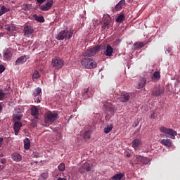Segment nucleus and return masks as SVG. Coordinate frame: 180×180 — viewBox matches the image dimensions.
<instances>
[{
  "label": "nucleus",
  "instance_id": "11",
  "mask_svg": "<svg viewBox=\"0 0 180 180\" xmlns=\"http://www.w3.org/2000/svg\"><path fill=\"white\" fill-rule=\"evenodd\" d=\"M33 27L30 25H26L24 27V36H25V37H30L33 34Z\"/></svg>",
  "mask_w": 180,
  "mask_h": 180
},
{
  "label": "nucleus",
  "instance_id": "26",
  "mask_svg": "<svg viewBox=\"0 0 180 180\" xmlns=\"http://www.w3.org/2000/svg\"><path fill=\"white\" fill-rule=\"evenodd\" d=\"M11 11L10 8H6L5 6H2L0 8V16H2V15H5L7 12H9Z\"/></svg>",
  "mask_w": 180,
  "mask_h": 180
},
{
  "label": "nucleus",
  "instance_id": "30",
  "mask_svg": "<svg viewBox=\"0 0 180 180\" xmlns=\"http://www.w3.org/2000/svg\"><path fill=\"white\" fill-rule=\"evenodd\" d=\"M122 178H124V174L119 173L113 176V180H122Z\"/></svg>",
  "mask_w": 180,
  "mask_h": 180
},
{
  "label": "nucleus",
  "instance_id": "56",
  "mask_svg": "<svg viewBox=\"0 0 180 180\" xmlns=\"http://www.w3.org/2000/svg\"><path fill=\"white\" fill-rule=\"evenodd\" d=\"M137 124H139V123L136 124L135 127H136V126H137Z\"/></svg>",
  "mask_w": 180,
  "mask_h": 180
},
{
  "label": "nucleus",
  "instance_id": "23",
  "mask_svg": "<svg viewBox=\"0 0 180 180\" xmlns=\"http://www.w3.org/2000/svg\"><path fill=\"white\" fill-rule=\"evenodd\" d=\"M141 144V141H140L138 139H134L132 141V147L134 148V150H137L139 147H140V145Z\"/></svg>",
  "mask_w": 180,
  "mask_h": 180
},
{
  "label": "nucleus",
  "instance_id": "41",
  "mask_svg": "<svg viewBox=\"0 0 180 180\" xmlns=\"http://www.w3.org/2000/svg\"><path fill=\"white\" fill-rule=\"evenodd\" d=\"M142 164H150V159L147 158H143V160H142Z\"/></svg>",
  "mask_w": 180,
  "mask_h": 180
},
{
  "label": "nucleus",
  "instance_id": "21",
  "mask_svg": "<svg viewBox=\"0 0 180 180\" xmlns=\"http://www.w3.org/2000/svg\"><path fill=\"white\" fill-rule=\"evenodd\" d=\"M160 143L165 147H172V141L171 139H162Z\"/></svg>",
  "mask_w": 180,
  "mask_h": 180
},
{
  "label": "nucleus",
  "instance_id": "57",
  "mask_svg": "<svg viewBox=\"0 0 180 180\" xmlns=\"http://www.w3.org/2000/svg\"><path fill=\"white\" fill-rule=\"evenodd\" d=\"M115 51H116V50H114V53H115Z\"/></svg>",
  "mask_w": 180,
  "mask_h": 180
},
{
  "label": "nucleus",
  "instance_id": "50",
  "mask_svg": "<svg viewBox=\"0 0 180 180\" xmlns=\"http://www.w3.org/2000/svg\"><path fill=\"white\" fill-rule=\"evenodd\" d=\"M57 180H67L65 178L59 177Z\"/></svg>",
  "mask_w": 180,
  "mask_h": 180
},
{
  "label": "nucleus",
  "instance_id": "49",
  "mask_svg": "<svg viewBox=\"0 0 180 180\" xmlns=\"http://www.w3.org/2000/svg\"><path fill=\"white\" fill-rule=\"evenodd\" d=\"M2 143H4V138H0V147L2 146Z\"/></svg>",
  "mask_w": 180,
  "mask_h": 180
},
{
  "label": "nucleus",
  "instance_id": "44",
  "mask_svg": "<svg viewBox=\"0 0 180 180\" xmlns=\"http://www.w3.org/2000/svg\"><path fill=\"white\" fill-rule=\"evenodd\" d=\"M150 119H155V111L152 110L150 115Z\"/></svg>",
  "mask_w": 180,
  "mask_h": 180
},
{
  "label": "nucleus",
  "instance_id": "54",
  "mask_svg": "<svg viewBox=\"0 0 180 180\" xmlns=\"http://www.w3.org/2000/svg\"><path fill=\"white\" fill-rule=\"evenodd\" d=\"M130 156H131L130 153L127 154V157L130 158Z\"/></svg>",
  "mask_w": 180,
  "mask_h": 180
},
{
  "label": "nucleus",
  "instance_id": "36",
  "mask_svg": "<svg viewBox=\"0 0 180 180\" xmlns=\"http://www.w3.org/2000/svg\"><path fill=\"white\" fill-rule=\"evenodd\" d=\"M32 78L37 79V78H40V74H39V71L35 70L32 75Z\"/></svg>",
  "mask_w": 180,
  "mask_h": 180
},
{
  "label": "nucleus",
  "instance_id": "2",
  "mask_svg": "<svg viewBox=\"0 0 180 180\" xmlns=\"http://www.w3.org/2000/svg\"><path fill=\"white\" fill-rule=\"evenodd\" d=\"M81 64L82 67L86 68L87 70H92L94 68H96L98 63L91 58H84L81 60Z\"/></svg>",
  "mask_w": 180,
  "mask_h": 180
},
{
  "label": "nucleus",
  "instance_id": "16",
  "mask_svg": "<svg viewBox=\"0 0 180 180\" xmlns=\"http://www.w3.org/2000/svg\"><path fill=\"white\" fill-rule=\"evenodd\" d=\"M125 5H126V1L121 0L118 2V4H116V6H115V9L117 12H119V11H122V9L124 8Z\"/></svg>",
  "mask_w": 180,
  "mask_h": 180
},
{
  "label": "nucleus",
  "instance_id": "35",
  "mask_svg": "<svg viewBox=\"0 0 180 180\" xmlns=\"http://www.w3.org/2000/svg\"><path fill=\"white\" fill-rule=\"evenodd\" d=\"M103 22H110V16L108 14H105L103 17Z\"/></svg>",
  "mask_w": 180,
  "mask_h": 180
},
{
  "label": "nucleus",
  "instance_id": "25",
  "mask_svg": "<svg viewBox=\"0 0 180 180\" xmlns=\"http://www.w3.org/2000/svg\"><path fill=\"white\" fill-rule=\"evenodd\" d=\"M12 158L13 161H15L16 162H19V161H22V155L19 153H13L12 155Z\"/></svg>",
  "mask_w": 180,
  "mask_h": 180
},
{
  "label": "nucleus",
  "instance_id": "9",
  "mask_svg": "<svg viewBox=\"0 0 180 180\" xmlns=\"http://www.w3.org/2000/svg\"><path fill=\"white\" fill-rule=\"evenodd\" d=\"M22 116H23V114H22V110H20V108L15 109V113L13 115V122L20 120V119H22Z\"/></svg>",
  "mask_w": 180,
  "mask_h": 180
},
{
  "label": "nucleus",
  "instance_id": "43",
  "mask_svg": "<svg viewBox=\"0 0 180 180\" xmlns=\"http://www.w3.org/2000/svg\"><path fill=\"white\" fill-rule=\"evenodd\" d=\"M110 22V21H103V29H105V27H108V26H109Z\"/></svg>",
  "mask_w": 180,
  "mask_h": 180
},
{
  "label": "nucleus",
  "instance_id": "51",
  "mask_svg": "<svg viewBox=\"0 0 180 180\" xmlns=\"http://www.w3.org/2000/svg\"><path fill=\"white\" fill-rule=\"evenodd\" d=\"M2 109H4V108L2 107V105L0 104V112H2Z\"/></svg>",
  "mask_w": 180,
  "mask_h": 180
},
{
  "label": "nucleus",
  "instance_id": "18",
  "mask_svg": "<svg viewBox=\"0 0 180 180\" xmlns=\"http://www.w3.org/2000/svg\"><path fill=\"white\" fill-rule=\"evenodd\" d=\"M131 94H129V93H126L124 94L121 96V97L120 98V102H127V101H129V99H130V98H131Z\"/></svg>",
  "mask_w": 180,
  "mask_h": 180
},
{
  "label": "nucleus",
  "instance_id": "5",
  "mask_svg": "<svg viewBox=\"0 0 180 180\" xmlns=\"http://www.w3.org/2000/svg\"><path fill=\"white\" fill-rule=\"evenodd\" d=\"M101 51V46L98 45L91 49H87L83 53L84 57H94L96 53Z\"/></svg>",
  "mask_w": 180,
  "mask_h": 180
},
{
  "label": "nucleus",
  "instance_id": "47",
  "mask_svg": "<svg viewBox=\"0 0 180 180\" xmlns=\"http://www.w3.org/2000/svg\"><path fill=\"white\" fill-rule=\"evenodd\" d=\"M46 0H37V2H38V4H44V2H45Z\"/></svg>",
  "mask_w": 180,
  "mask_h": 180
},
{
  "label": "nucleus",
  "instance_id": "28",
  "mask_svg": "<svg viewBox=\"0 0 180 180\" xmlns=\"http://www.w3.org/2000/svg\"><path fill=\"white\" fill-rule=\"evenodd\" d=\"M33 18L34 20H37V22H40V23L44 22V17L43 16H38L37 14H34Z\"/></svg>",
  "mask_w": 180,
  "mask_h": 180
},
{
  "label": "nucleus",
  "instance_id": "39",
  "mask_svg": "<svg viewBox=\"0 0 180 180\" xmlns=\"http://www.w3.org/2000/svg\"><path fill=\"white\" fill-rule=\"evenodd\" d=\"M5 92H4V90L0 89V101H4V98H5Z\"/></svg>",
  "mask_w": 180,
  "mask_h": 180
},
{
  "label": "nucleus",
  "instance_id": "46",
  "mask_svg": "<svg viewBox=\"0 0 180 180\" xmlns=\"http://www.w3.org/2000/svg\"><path fill=\"white\" fill-rule=\"evenodd\" d=\"M120 41H122V40L121 39H118L117 41H115L114 43V46H117V44H119L120 43Z\"/></svg>",
  "mask_w": 180,
  "mask_h": 180
},
{
  "label": "nucleus",
  "instance_id": "58",
  "mask_svg": "<svg viewBox=\"0 0 180 180\" xmlns=\"http://www.w3.org/2000/svg\"><path fill=\"white\" fill-rule=\"evenodd\" d=\"M0 168H1V165H0Z\"/></svg>",
  "mask_w": 180,
  "mask_h": 180
},
{
  "label": "nucleus",
  "instance_id": "29",
  "mask_svg": "<svg viewBox=\"0 0 180 180\" xmlns=\"http://www.w3.org/2000/svg\"><path fill=\"white\" fill-rule=\"evenodd\" d=\"M123 20H124V14L121 13L120 15H118V17L116 18L115 22H117V23H122Z\"/></svg>",
  "mask_w": 180,
  "mask_h": 180
},
{
  "label": "nucleus",
  "instance_id": "20",
  "mask_svg": "<svg viewBox=\"0 0 180 180\" xmlns=\"http://www.w3.org/2000/svg\"><path fill=\"white\" fill-rule=\"evenodd\" d=\"M147 79L144 77H141L138 82V89H141L146 85Z\"/></svg>",
  "mask_w": 180,
  "mask_h": 180
},
{
  "label": "nucleus",
  "instance_id": "40",
  "mask_svg": "<svg viewBox=\"0 0 180 180\" xmlns=\"http://www.w3.org/2000/svg\"><path fill=\"white\" fill-rule=\"evenodd\" d=\"M136 159L138 161V162H143V160L144 159V157L141 155H136Z\"/></svg>",
  "mask_w": 180,
  "mask_h": 180
},
{
  "label": "nucleus",
  "instance_id": "34",
  "mask_svg": "<svg viewBox=\"0 0 180 180\" xmlns=\"http://www.w3.org/2000/svg\"><path fill=\"white\" fill-rule=\"evenodd\" d=\"M58 168L59 171H61L62 172L65 171V165L64 163H60L58 166Z\"/></svg>",
  "mask_w": 180,
  "mask_h": 180
},
{
  "label": "nucleus",
  "instance_id": "8",
  "mask_svg": "<svg viewBox=\"0 0 180 180\" xmlns=\"http://www.w3.org/2000/svg\"><path fill=\"white\" fill-rule=\"evenodd\" d=\"M12 56H13V53L11 48L6 49L3 51V57L6 61H11L12 60Z\"/></svg>",
  "mask_w": 180,
  "mask_h": 180
},
{
  "label": "nucleus",
  "instance_id": "52",
  "mask_svg": "<svg viewBox=\"0 0 180 180\" xmlns=\"http://www.w3.org/2000/svg\"><path fill=\"white\" fill-rule=\"evenodd\" d=\"M167 51L168 53H169V52L171 51V49H170V48H168V49H167Z\"/></svg>",
  "mask_w": 180,
  "mask_h": 180
},
{
  "label": "nucleus",
  "instance_id": "45",
  "mask_svg": "<svg viewBox=\"0 0 180 180\" xmlns=\"http://www.w3.org/2000/svg\"><path fill=\"white\" fill-rule=\"evenodd\" d=\"M5 71V66L4 65H0V74H2Z\"/></svg>",
  "mask_w": 180,
  "mask_h": 180
},
{
  "label": "nucleus",
  "instance_id": "48",
  "mask_svg": "<svg viewBox=\"0 0 180 180\" xmlns=\"http://www.w3.org/2000/svg\"><path fill=\"white\" fill-rule=\"evenodd\" d=\"M1 164H6V160H5V159H1Z\"/></svg>",
  "mask_w": 180,
  "mask_h": 180
},
{
  "label": "nucleus",
  "instance_id": "15",
  "mask_svg": "<svg viewBox=\"0 0 180 180\" xmlns=\"http://www.w3.org/2000/svg\"><path fill=\"white\" fill-rule=\"evenodd\" d=\"M104 54L108 57H110L112 54H113V48H112V46H110L109 44L106 45L104 51Z\"/></svg>",
  "mask_w": 180,
  "mask_h": 180
},
{
  "label": "nucleus",
  "instance_id": "10",
  "mask_svg": "<svg viewBox=\"0 0 180 180\" xmlns=\"http://www.w3.org/2000/svg\"><path fill=\"white\" fill-rule=\"evenodd\" d=\"M91 168H92V165L89 163H85L79 169V172H80V174H85V171H86V172H89Z\"/></svg>",
  "mask_w": 180,
  "mask_h": 180
},
{
  "label": "nucleus",
  "instance_id": "33",
  "mask_svg": "<svg viewBox=\"0 0 180 180\" xmlns=\"http://www.w3.org/2000/svg\"><path fill=\"white\" fill-rule=\"evenodd\" d=\"M134 46L136 47V49H141L142 47H144V42H135Z\"/></svg>",
  "mask_w": 180,
  "mask_h": 180
},
{
  "label": "nucleus",
  "instance_id": "13",
  "mask_svg": "<svg viewBox=\"0 0 180 180\" xmlns=\"http://www.w3.org/2000/svg\"><path fill=\"white\" fill-rule=\"evenodd\" d=\"M40 94H41V89H40V87L35 89L33 93V96L34 97V102H37V103H40V99H41V98L37 97Z\"/></svg>",
  "mask_w": 180,
  "mask_h": 180
},
{
  "label": "nucleus",
  "instance_id": "22",
  "mask_svg": "<svg viewBox=\"0 0 180 180\" xmlns=\"http://www.w3.org/2000/svg\"><path fill=\"white\" fill-rule=\"evenodd\" d=\"M26 61H27L26 56H22L16 60L15 65H20V64H25Z\"/></svg>",
  "mask_w": 180,
  "mask_h": 180
},
{
  "label": "nucleus",
  "instance_id": "55",
  "mask_svg": "<svg viewBox=\"0 0 180 180\" xmlns=\"http://www.w3.org/2000/svg\"><path fill=\"white\" fill-rule=\"evenodd\" d=\"M34 124H36V121L33 120Z\"/></svg>",
  "mask_w": 180,
  "mask_h": 180
},
{
  "label": "nucleus",
  "instance_id": "12",
  "mask_svg": "<svg viewBox=\"0 0 180 180\" xmlns=\"http://www.w3.org/2000/svg\"><path fill=\"white\" fill-rule=\"evenodd\" d=\"M164 91H165L164 87H161V86L156 87L153 90L152 95L153 96H160V95H162V94H164Z\"/></svg>",
  "mask_w": 180,
  "mask_h": 180
},
{
  "label": "nucleus",
  "instance_id": "24",
  "mask_svg": "<svg viewBox=\"0 0 180 180\" xmlns=\"http://www.w3.org/2000/svg\"><path fill=\"white\" fill-rule=\"evenodd\" d=\"M5 29L7 32H15L16 26L14 24H9L5 25Z\"/></svg>",
  "mask_w": 180,
  "mask_h": 180
},
{
  "label": "nucleus",
  "instance_id": "42",
  "mask_svg": "<svg viewBox=\"0 0 180 180\" xmlns=\"http://www.w3.org/2000/svg\"><path fill=\"white\" fill-rule=\"evenodd\" d=\"M21 8L23 11H29V4H23Z\"/></svg>",
  "mask_w": 180,
  "mask_h": 180
},
{
  "label": "nucleus",
  "instance_id": "7",
  "mask_svg": "<svg viewBox=\"0 0 180 180\" xmlns=\"http://www.w3.org/2000/svg\"><path fill=\"white\" fill-rule=\"evenodd\" d=\"M52 65L54 68L60 70V68H63V65H64V60L60 58L53 59Z\"/></svg>",
  "mask_w": 180,
  "mask_h": 180
},
{
  "label": "nucleus",
  "instance_id": "38",
  "mask_svg": "<svg viewBox=\"0 0 180 180\" xmlns=\"http://www.w3.org/2000/svg\"><path fill=\"white\" fill-rule=\"evenodd\" d=\"M160 73H159V72H155L154 73H153V77H152V79H160Z\"/></svg>",
  "mask_w": 180,
  "mask_h": 180
},
{
  "label": "nucleus",
  "instance_id": "53",
  "mask_svg": "<svg viewBox=\"0 0 180 180\" xmlns=\"http://www.w3.org/2000/svg\"><path fill=\"white\" fill-rule=\"evenodd\" d=\"M34 158H37V157H39L37 155H34Z\"/></svg>",
  "mask_w": 180,
  "mask_h": 180
},
{
  "label": "nucleus",
  "instance_id": "14",
  "mask_svg": "<svg viewBox=\"0 0 180 180\" xmlns=\"http://www.w3.org/2000/svg\"><path fill=\"white\" fill-rule=\"evenodd\" d=\"M13 130L15 136L19 134V130H20V127H22V122L19 121H14Z\"/></svg>",
  "mask_w": 180,
  "mask_h": 180
},
{
  "label": "nucleus",
  "instance_id": "4",
  "mask_svg": "<svg viewBox=\"0 0 180 180\" xmlns=\"http://www.w3.org/2000/svg\"><path fill=\"white\" fill-rule=\"evenodd\" d=\"M57 120V114L54 112H48L45 116L44 123L46 126H50V124H53L54 122Z\"/></svg>",
  "mask_w": 180,
  "mask_h": 180
},
{
  "label": "nucleus",
  "instance_id": "1",
  "mask_svg": "<svg viewBox=\"0 0 180 180\" xmlns=\"http://www.w3.org/2000/svg\"><path fill=\"white\" fill-rule=\"evenodd\" d=\"M74 34V30L66 28L65 30H61L56 37V40H70Z\"/></svg>",
  "mask_w": 180,
  "mask_h": 180
},
{
  "label": "nucleus",
  "instance_id": "3",
  "mask_svg": "<svg viewBox=\"0 0 180 180\" xmlns=\"http://www.w3.org/2000/svg\"><path fill=\"white\" fill-rule=\"evenodd\" d=\"M161 133H164L165 134V137H169L172 139V140H175V136H176V131L174 129L167 128L165 127H162L160 129Z\"/></svg>",
  "mask_w": 180,
  "mask_h": 180
},
{
  "label": "nucleus",
  "instance_id": "6",
  "mask_svg": "<svg viewBox=\"0 0 180 180\" xmlns=\"http://www.w3.org/2000/svg\"><path fill=\"white\" fill-rule=\"evenodd\" d=\"M53 4H54V1L47 0L46 4L39 6V8L40 11H42L43 12H47V11H50V9L53 8Z\"/></svg>",
  "mask_w": 180,
  "mask_h": 180
},
{
  "label": "nucleus",
  "instance_id": "27",
  "mask_svg": "<svg viewBox=\"0 0 180 180\" xmlns=\"http://www.w3.org/2000/svg\"><path fill=\"white\" fill-rule=\"evenodd\" d=\"M91 136H92V130H88L84 132L83 137L84 140H89Z\"/></svg>",
  "mask_w": 180,
  "mask_h": 180
},
{
  "label": "nucleus",
  "instance_id": "37",
  "mask_svg": "<svg viewBox=\"0 0 180 180\" xmlns=\"http://www.w3.org/2000/svg\"><path fill=\"white\" fill-rule=\"evenodd\" d=\"M42 178V179H47V178H49V173L47 172H44V173H42L41 175H40V177H39V179Z\"/></svg>",
  "mask_w": 180,
  "mask_h": 180
},
{
  "label": "nucleus",
  "instance_id": "31",
  "mask_svg": "<svg viewBox=\"0 0 180 180\" xmlns=\"http://www.w3.org/2000/svg\"><path fill=\"white\" fill-rule=\"evenodd\" d=\"M24 148L25 150H29L30 148V140L28 138H26L24 141Z\"/></svg>",
  "mask_w": 180,
  "mask_h": 180
},
{
  "label": "nucleus",
  "instance_id": "32",
  "mask_svg": "<svg viewBox=\"0 0 180 180\" xmlns=\"http://www.w3.org/2000/svg\"><path fill=\"white\" fill-rule=\"evenodd\" d=\"M113 129V125L112 124H110L108 125L105 129H104V133H105L106 134H108V133H110V131H111V130Z\"/></svg>",
  "mask_w": 180,
  "mask_h": 180
},
{
  "label": "nucleus",
  "instance_id": "19",
  "mask_svg": "<svg viewBox=\"0 0 180 180\" xmlns=\"http://www.w3.org/2000/svg\"><path fill=\"white\" fill-rule=\"evenodd\" d=\"M31 115L34 119H39V110L34 105L31 108Z\"/></svg>",
  "mask_w": 180,
  "mask_h": 180
},
{
  "label": "nucleus",
  "instance_id": "17",
  "mask_svg": "<svg viewBox=\"0 0 180 180\" xmlns=\"http://www.w3.org/2000/svg\"><path fill=\"white\" fill-rule=\"evenodd\" d=\"M82 94L83 96H85V98H91V96L94 95V93L89 89V88L83 89Z\"/></svg>",
  "mask_w": 180,
  "mask_h": 180
}]
</instances>
